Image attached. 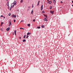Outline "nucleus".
<instances>
[{
    "label": "nucleus",
    "mask_w": 73,
    "mask_h": 73,
    "mask_svg": "<svg viewBox=\"0 0 73 73\" xmlns=\"http://www.w3.org/2000/svg\"><path fill=\"white\" fill-rule=\"evenodd\" d=\"M11 17H15V18H16V15H12Z\"/></svg>",
    "instance_id": "1"
},
{
    "label": "nucleus",
    "mask_w": 73,
    "mask_h": 73,
    "mask_svg": "<svg viewBox=\"0 0 73 73\" xmlns=\"http://www.w3.org/2000/svg\"><path fill=\"white\" fill-rule=\"evenodd\" d=\"M14 4H13V3H12L11 4V7L12 8H13V7H14Z\"/></svg>",
    "instance_id": "2"
},
{
    "label": "nucleus",
    "mask_w": 73,
    "mask_h": 73,
    "mask_svg": "<svg viewBox=\"0 0 73 73\" xmlns=\"http://www.w3.org/2000/svg\"><path fill=\"white\" fill-rule=\"evenodd\" d=\"M43 9V5H42L41 7V10H42Z\"/></svg>",
    "instance_id": "3"
},
{
    "label": "nucleus",
    "mask_w": 73,
    "mask_h": 73,
    "mask_svg": "<svg viewBox=\"0 0 73 73\" xmlns=\"http://www.w3.org/2000/svg\"><path fill=\"white\" fill-rule=\"evenodd\" d=\"M10 29V28H9V27H8L6 29V30L7 31H8Z\"/></svg>",
    "instance_id": "4"
},
{
    "label": "nucleus",
    "mask_w": 73,
    "mask_h": 73,
    "mask_svg": "<svg viewBox=\"0 0 73 73\" xmlns=\"http://www.w3.org/2000/svg\"><path fill=\"white\" fill-rule=\"evenodd\" d=\"M13 4H14V5H16V1H14V3H13Z\"/></svg>",
    "instance_id": "5"
},
{
    "label": "nucleus",
    "mask_w": 73,
    "mask_h": 73,
    "mask_svg": "<svg viewBox=\"0 0 73 73\" xmlns=\"http://www.w3.org/2000/svg\"><path fill=\"white\" fill-rule=\"evenodd\" d=\"M50 13L52 14H53V13H54V11H50Z\"/></svg>",
    "instance_id": "6"
},
{
    "label": "nucleus",
    "mask_w": 73,
    "mask_h": 73,
    "mask_svg": "<svg viewBox=\"0 0 73 73\" xmlns=\"http://www.w3.org/2000/svg\"><path fill=\"white\" fill-rule=\"evenodd\" d=\"M41 27H42V28H44V27H45V26H44V25H43L41 26Z\"/></svg>",
    "instance_id": "7"
},
{
    "label": "nucleus",
    "mask_w": 73,
    "mask_h": 73,
    "mask_svg": "<svg viewBox=\"0 0 73 73\" xmlns=\"http://www.w3.org/2000/svg\"><path fill=\"white\" fill-rule=\"evenodd\" d=\"M33 10H32V11L31 12V13L32 15L33 14Z\"/></svg>",
    "instance_id": "8"
},
{
    "label": "nucleus",
    "mask_w": 73,
    "mask_h": 73,
    "mask_svg": "<svg viewBox=\"0 0 73 73\" xmlns=\"http://www.w3.org/2000/svg\"><path fill=\"white\" fill-rule=\"evenodd\" d=\"M16 30H15L14 31V33H15V35H16Z\"/></svg>",
    "instance_id": "9"
},
{
    "label": "nucleus",
    "mask_w": 73,
    "mask_h": 73,
    "mask_svg": "<svg viewBox=\"0 0 73 73\" xmlns=\"http://www.w3.org/2000/svg\"><path fill=\"white\" fill-rule=\"evenodd\" d=\"M44 20L45 21H47V19H46V18H44Z\"/></svg>",
    "instance_id": "10"
},
{
    "label": "nucleus",
    "mask_w": 73,
    "mask_h": 73,
    "mask_svg": "<svg viewBox=\"0 0 73 73\" xmlns=\"http://www.w3.org/2000/svg\"><path fill=\"white\" fill-rule=\"evenodd\" d=\"M7 6H9V2H8L7 4Z\"/></svg>",
    "instance_id": "11"
},
{
    "label": "nucleus",
    "mask_w": 73,
    "mask_h": 73,
    "mask_svg": "<svg viewBox=\"0 0 73 73\" xmlns=\"http://www.w3.org/2000/svg\"><path fill=\"white\" fill-rule=\"evenodd\" d=\"M55 2H56V1H55V0H54L53 1V3H54V4L55 3Z\"/></svg>",
    "instance_id": "12"
},
{
    "label": "nucleus",
    "mask_w": 73,
    "mask_h": 73,
    "mask_svg": "<svg viewBox=\"0 0 73 73\" xmlns=\"http://www.w3.org/2000/svg\"><path fill=\"white\" fill-rule=\"evenodd\" d=\"M49 4H51V3H52V2L51 1H50L49 2Z\"/></svg>",
    "instance_id": "13"
},
{
    "label": "nucleus",
    "mask_w": 73,
    "mask_h": 73,
    "mask_svg": "<svg viewBox=\"0 0 73 73\" xmlns=\"http://www.w3.org/2000/svg\"><path fill=\"white\" fill-rule=\"evenodd\" d=\"M23 42H25V41H26V40H25V39H24L23 40Z\"/></svg>",
    "instance_id": "14"
},
{
    "label": "nucleus",
    "mask_w": 73,
    "mask_h": 73,
    "mask_svg": "<svg viewBox=\"0 0 73 73\" xmlns=\"http://www.w3.org/2000/svg\"><path fill=\"white\" fill-rule=\"evenodd\" d=\"M30 34V33H28L27 34V35H29Z\"/></svg>",
    "instance_id": "15"
},
{
    "label": "nucleus",
    "mask_w": 73,
    "mask_h": 73,
    "mask_svg": "<svg viewBox=\"0 0 73 73\" xmlns=\"http://www.w3.org/2000/svg\"><path fill=\"white\" fill-rule=\"evenodd\" d=\"M26 37V35H25L23 37V38H25V37Z\"/></svg>",
    "instance_id": "16"
},
{
    "label": "nucleus",
    "mask_w": 73,
    "mask_h": 73,
    "mask_svg": "<svg viewBox=\"0 0 73 73\" xmlns=\"http://www.w3.org/2000/svg\"><path fill=\"white\" fill-rule=\"evenodd\" d=\"M9 25H11V21H9Z\"/></svg>",
    "instance_id": "17"
},
{
    "label": "nucleus",
    "mask_w": 73,
    "mask_h": 73,
    "mask_svg": "<svg viewBox=\"0 0 73 73\" xmlns=\"http://www.w3.org/2000/svg\"><path fill=\"white\" fill-rule=\"evenodd\" d=\"M27 25H28V26H29V27L30 26V25H31V24H28Z\"/></svg>",
    "instance_id": "18"
},
{
    "label": "nucleus",
    "mask_w": 73,
    "mask_h": 73,
    "mask_svg": "<svg viewBox=\"0 0 73 73\" xmlns=\"http://www.w3.org/2000/svg\"><path fill=\"white\" fill-rule=\"evenodd\" d=\"M3 24H4V23H3V22H1V26L2 25H3Z\"/></svg>",
    "instance_id": "19"
},
{
    "label": "nucleus",
    "mask_w": 73,
    "mask_h": 73,
    "mask_svg": "<svg viewBox=\"0 0 73 73\" xmlns=\"http://www.w3.org/2000/svg\"><path fill=\"white\" fill-rule=\"evenodd\" d=\"M29 37V36H27V37H26V38H28Z\"/></svg>",
    "instance_id": "20"
},
{
    "label": "nucleus",
    "mask_w": 73,
    "mask_h": 73,
    "mask_svg": "<svg viewBox=\"0 0 73 73\" xmlns=\"http://www.w3.org/2000/svg\"><path fill=\"white\" fill-rule=\"evenodd\" d=\"M23 0H21V3H23Z\"/></svg>",
    "instance_id": "21"
},
{
    "label": "nucleus",
    "mask_w": 73,
    "mask_h": 73,
    "mask_svg": "<svg viewBox=\"0 0 73 73\" xmlns=\"http://www.w3.org/2000/svg\"><path fill=\"white\" fill-rule=\"evenodd\" d=\"M37 28H38V29H40V27H38Z\"/></svg>",
    "instance_id": "22"
},
{
    "label": "nucleus",
    "mask_w": 73,
    "mask_h": 73,
    "mask_svg": "<svg viewBox=\"0 0 73 73\" xmlns=\"http://www.w3.org/2000/svg\"><path fill=\"white\" fill-rule=\"evenodd\" d=\"M35 21H36V20L35 19H34L33 20V21H34V22H35Z\"/></svg>",
    "instance_id": "23"
},
{
    "label": "nucleus",
    "mask_w": 73,
    "mask_h": 73,
    "mask_svg": "<svg viewBox=\"0 0 73 73\" xmlns=\"http://www.w3.org/2000/svg\"><path fill=\"white\" fill-rule=\"evenodd\" d=\"M14 23H15L16 22V20L15 19H14Z\"/></svg>",
    "instance_id": "24"
},
{
    "label": "nucleus",
    "mask_w": 73,
    "mask_h": 73,
    "mask_svg": "<svg viewBox=\"0 0 73 73\" xmlns=\"http://www.w3.org/2000/svg\"><path fill=\"white\" fill-rule=\"evenodd\" d=\"M52 9V7H50V9Z\"/></svg>",
    "instance_id": "25"
},
{
    "label": "nucleus",
    "mask_w": 73,
    "mask_h": 73,
    "mask_svg": "<svg viewBox=\"0 0 73 73\" xmlns=\"http://www.w3.org/2000/svg\"><path fill=\"white\" fill-rule=\"evenodd\" d=\"M39 5V3H38V4H37V5L38 6V5Z\"/></svg>",
    "instance_id": "26"
},
{
    "label": "nucleus",
    "mask_w": 73,
    "mask_h": 73,
    "mask_svg": "<svg viewBox=\"0 0 73 73\" xmlns=\"http://www.w3.org/2000/svg\"><path fill=\"white\" fill-rule=\"evenodd\" d=\"M32 8H33V4Z\"/></svg>",
    "instance_id": "27"
},
{
    "label": "nucleus",
    "mask_w": 73,
    "mask_h": 73,
    "mask_svg": "<svg viewBox=\"0 0 73 73\" xmlns=\"http://www.w3.org/2000/svg\"><path fill=\"white\" fill-rule=\"evenodd\" d=\"M11 15V13H9V16H10Z\"/></svg>",
    "instance_id": "28"
},
{
    "label": "nucleus",
    "mask_w": 73,
    "mask_h": 73,
    "mask_svg": "<svg viewBox=\"0 0 73 73\" xmlns=\"http://www.w3.org/2000/svg\"><path fill=\"white\" fill-rule=\"evenodd\" d=\"M1 17H4V16H3V15H1Z\"/></svg>",
    "instance_id": "29"
},
{
    "label": "nucleus",
    "mask_w": 73,
    "mask_h": 73,
    "mask_svg": "<svg viewBox=\"0 0 73 73\" xmlns=\"http://www.w3.org/2000/svg\"><path fill=\"white\" fill-rule=\"evenodd\" d=\"M45 18H47V16H46H46H45Z\"/></svg>",
    "instance_id": "30"
},
{
    "label": "nucleus",
    "mask_w": 73,
    "mask_h": 73,
    "mask_svg": "<svg viewBox=\"0 0 73 73\" xmlns=\"http://www.w3.org/2000/svg\"><path fill=\"white\" fill-rule=\"evenodd\" d=\"M1 31H3V29H2V28L1 29Z\"/></svg>",
    "instance_id": "31"
},
{
    "label": "nucleus",
    "mask_w": 73,
    "mask_h": 73,
    "mask_svg": "<svg viewBox=\"0 0 73 73\" xmlns=\"http://www.w3.org/2000/svg\"><path fill=\"white\" fill-rule=\"evenodd\" d=\"M44 16H46V15H45V14H44L43 15Z\"/></svg>",
    "instance_id": "32"
},
{
    "label": "nucleus",
    "mask_w": 73,
    "mask_h": 73,
    "mask_svg": "<svg viewBox=\"0 0 73 73\" xmlns=\"http://www.w3.org/2000/svg\"><path fill=\"white\" fill-rule=\"evenodd\" d=\"M11 25L9 24V27H10V26H11Z\"/></svg>",
    "instance_id": "33"
},
{
    "label": "nucleus",
    "mask_w": 73,
    "mask_h": 73,
    "mask_svg": "<svg viewBox=\"0 0 73 73\" xmlns=\"http://www.w3.org/2000/svg\"><path fill=\"white\" fill-rule=\"evenodd\" d=\"M20 29H23V28H20Z\"/></svg>",
    "instance_id": "34"
},
{
    "label": "nucleus",
    "mask_w": 73,
    "mask_h": 73,
    "mask_svg": "<svg viewBox=\"0 0 73 73\" xmlns=\"http://www.w3.org/2000/svg\"><path fill=\"white\" fill-rule=\"evenodd\" d=\"M43 13H45V12H44V11H43Z\"/></svg>",
    "instance_id": "35"
},
{
    "label": "nucleus",
    "mask_w": 73,
    "mask_h": 73,
    "mask_svg": "<svg viewBox=\"0 0 73 73\" xmlns=\"http://www.w3.org/2000/svg\"><path fill=\"white\" fill-rule=\"evenodd\" d=\"M23 21L22 20L21 22H21H23Z\"/></svg>",
    "instance_id": "36"
},
{
    "label": "nucleus",
    "mask_w": 73,
    "mask_h": 73,
    "mask_svg": "<svg viewBox=\"0 0 73 73\" xmlns=\"http://www.w3.org/2000/svg\"><path fill=\"white\" fill-rule=\"evenodd\" d=\"M60 3H62V1H61Z\"/></svg>",
    "instance_id": "37"
},
{
    "label": "nucleus",
    "mask_w": 73,
    "mask_h": 73,
    "mask_svg": "<svg viewBox=\"0 0 73 73\" xmlns=\"http://www.w3.org/2000/svg\"><path fill=\"white\" fill-rule=\"evenodd\" d=\"M8 9H9V7H8Z\"/></svg>",
    "instance_id": "38"
},
{
    "label": "nucleus",
    "mask_w": 73,
    "mask_h": 73,
    "mask_svg": "<svg viewBox=\"0 0 73 73\" xmlns=\"http://www.w3.org/2000/svg\"><path fill=\"white\" fill-rule=\"evenodd\" d=\"M11 7H10V11H11Z\"/></svg>",
    "instance_id": "39"
},
{
    "label": "nucleus",
    "mask_w": 73,
    "mask_h": 73,
    "mask_svg": "<svg viewBox=\"0 0 73 73\" xmlns=\"http://www.w3.org/2000/svg\"><path fill=\"white\" fill-rule=\"evenodd\" d=\"M3 18L4 19H5V17H4Z\"/></svg>",
    "instance_id": "40"
},
{
    "label": "nucleus",
    "mask_w": 73,
    "mask_h": 73,
    "mask_svg": "<svg viewBox=\"0 0 73 73\" xmlns=\"http://www.w3.org/2000/svg\"><path fill=\"white\" fill-rule=\"evenodd\" d=\"M39 3H40V1H38V2Z\"/></svg>",
    "instance_id": "41"
},
{
    "label": "nucleus",
    "mask_w": 73,
    "mask_h": 73,
    "mask_svg": "<svg viewBox=\"0 0 73 73\" xmlns=\"http://www.w3.org/2000/svg\"><path fill=\"white\" fill-rule=\"evenodd\" d=\"M30 7H28V8H30Z\"/></svg>",
    "instance_id": "42"
},
{
    "label": "nucleus",
    "mask_w": 73,
    "mask_h": 73,
    "mask_svg": "<svg viewBox=\"0 0 73 73\" xmlns=\"http://www.w3.org/2000/svg\"><path fill=\"white\" fill-rule=\"evenodd\" d=\"M72 3H73V1H72Z\"/></svg>",
    "instance_id": "43"
},
{
    "label": "nucleus",
    "mask_w": 73,
    "mask_h": 73,
    "mask_svg": "<svg viewBox=\"0 0 73 73\" xmlns=\"http://www.w3.org/2000/svg\"><path fill=\"white\" fill-rule=\"evenodd\" d=\"M19 38H20V39H21V37H19Z\"/></svg>",
    "instance_id": "44"
},
{
    "label": "nucleus",
    "mask_w": 73,
    "mask_h": 73,
    "mask_svg": "<svg viewBox=\"0 0 73 73\" xmlns=\"http://www.w3.org/2000/svg\"><path fill=\"white\" fill-rule=\"evenodd\" d=\"M13 35H14V33H13Z\"/></svg>",
    "instance_id": "45"
},
{
    "label": "nucleus",
    "mask_w": 73,
    "mask_h": 73,
    "mask_svg": "<svg viewBox=\"0 0 73 73\" xmlns=\"http://www.w3.org/2000/svg\"><path fill=\"white\" fill-rule=\"evenodd\" d=\"M29 9H27V11H29Z\"/></svg>",
    "instance_id": "46"
},
{
    "label": "nucleus",
    "mask_w": 73,
    "mask_h": 73,
    "mask_svg": "<svg viewBox=\"0 0 73 73\" xmlns=\"http://www.w3.org/2000/svg\"><path fill=\"white\" fill-rule=\"evenodd\" d=\"M22 29H24V28H23Z\"/></svg>",
    "instance_id": "47"
},
{
    "label": "nucleus",
    "mask_w": 73,
    "mask_h": 73,
    "mask_svg": "<svg viewBox=\"0 0 73 73\" xmlns=\"http://www.w3.org/2000/svg\"><path fill=\"white\" fill-rule=\"evenodd\" d=\"M48 1H49L48 0H47Z\"/></svg>",
    "instance_id": "48"
},
{
    "label": "nucleus",
    "mask_w": 73,
    "mask_h": 73,
    "mask_svg": "<svg viewBox=\"0 0 73 73\" xmlns=\"http://www.w3.org/2000/svg\"><path fill=\"white\" fill-rule=\"evenodd\" d=\"M72 6H73V4L72 5Z\"/></svg>",
    "instance_id": "49"
},
{
    "label": "nucleus",
    "mask_w": 73,
    "mask_h": 73,
    "mask_svg": "<svg viewBox=\"0 0 73 73\" xmlns=\"http://www.w3.org/2000/svg\"><path fill=\"white\" fill-rule=\"evenodd\" d=\"M8 0H6V1H8Z\"/></svg>",
    "instance_id": "50"
},
{
    "label": "nucleus",
    "mask_w": 73,
    "mask_h": 73,
    "mask_svg": "<svg viewBox=\"0 0 73 73\" xmlns=\"http://www.w3.org/2000/svg\"><path fill=\"white\" fill-rule=\"evenodd\" d=\"M19 11V10H18V11Z\"/></svg>",
    "instance_id": "51"
}]
</instances>
